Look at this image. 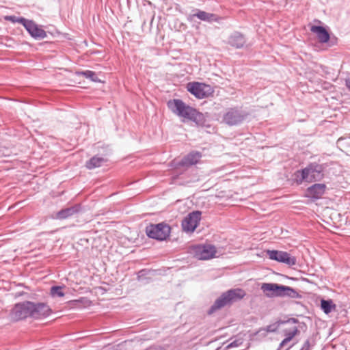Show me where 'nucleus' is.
<instances>
[{
    "mask_svg": "<svg viewBox=\"0 0 350 350\" xmlns=\"http://www.w3.org/2000/svg\"><path fill=\"white\" fill-rule=\"evenodd\" d=\"M282 263H284L288 267H293L297 264V258L286 252L284 256Z\"/></svg>",
    "mask_w": 350,
    "mask_h": 350,
    "instance_id": "393cba45",
    "label": "nucleus"
},
{
    "mask_svg": "<svg viewBox=\"0 0 350 350\" xmlns=\"http://www.w3.org/2000/svg\"><path fill=\"white\" fill-rule=\"evenodd\" d=\"M298 329L297 327H295L294 330L288 333L286 335V338L288 339V340L290 342L293 338V337L297 335V334L298 333Z\"/></svg>",
    "mask_w": 350,
    "mask_h": 350,
    "instance_id": "c756f323",
    "label": "nucleus"
},
{
    "mask_svg": "<svg viewBox=\"0 0 350 350\" xmlns=\"http://www.w3.org/2000/svg\"><path fill=\"white\" fill-rule=\"evenodd\" d=\"M107 161V158H103V157H99L98 155L96 154L86 161L85 167L88 170H93L94 168L100 167L104 163Z\"/></svg>",
    "mask_w": 350,
    "mask_h": 350,
    "instance_id": "6ab92c4d",
    "label": "nucleus"
},
{
    "mask_svg": "<svg viewBox=\"0 0 350 350\" xmlns=\"http://www.w3.org/2000/svg\"><path fill=\"white\" fill-rule=\"evenodd\" d=\"M64 286H53L51 288V295L53 297H62L64 296V293L63 292V288Z\"/></svg>",
    "mask_w": 350,
    "mask_h": 350,
    "instance_id": "bb28decb",
    "label": "nucleus"
},
{
    "mask_svg": "<svg viewBox=\"0 0 350 350\" xmlns=\"http://www.w3.org/2000/svg\"><path fill=\"white\" fill-rule=\"evenodd\" d=\"M292 346H290L288 348H286V350H288Z\"/></svg>",
    "mask_w": 350,
    "mask_h": 350,
    "instance_id": "4c0bfd02",
    "label": "nucleus"
},
{
    "mask_svg": "<svg viewBox=\"0 0 350 350\" xmlns=\"http://www.w3.org/2000/svg\"><path fill=\"white\" fill-rule=\"evenodd\" d=\"M264 295L267 297L299 298V293L293 288L276 283H264Z\"/></svg>",
    "mask_w": 350,
    "mask_h": 350,
    "instance_id": "f03ea898",
    "label": "nucleus"
},
{
    "mask_svg": "<svg viewBox=\"0 0 350 350\" xmlns=\"http://www.w3.org/2000/svg\"><path fill=\"white\" fill-rule=\"evenodd\" d=\"M148 273V271L146 269H142L137 273V280H141L143 277H144Z\"/></svg>",
    "mask_w": 350,
    "mask_h": 350,
    "instance_id": "7c9ffc66",
    "label": "nucleus"
},
{
    "mask_svg": "<svg viewBox=\"0 0 350 350\" xmlns=\"http://www.w3.org/2000/svg\"><path fill=\"white\" fill-rule=\"evenodd\" d=\"M167 106L169 109H196L195 107L186 105L180 99L170 100L167 103Z\"/></svg>",
    "mask_w": 350,
    "mask_h": 350,
    "instance_id": "aec40b11",
    "label": "nucleus"
},
{
    "mask_svg": "<svg viewBox=\"0 0 350 350\" xmlns=\"http://www.w3.org/2000/svg\"><path fill=\"white\" fill-rule=\"evenodd\" d=\"M302 175H303V170H297L295 173V180H296L297 183H301L304 181L308 182V178H303V176Z\"/></svg>",
    "mask_w": 350,
    "mask_h": 350,
    "instance_id": "cd10ccee",
    "label": "nucleus"
},
{
    "mask_svg": "<svg viewBox=\"0 0 350 350\" xmlns=\"http://www.w3.org/2000/svg\"><path fill=\"white\" fill-rule=\"evenodd\" d=\"M96 148L98 150V153L96 154L99 157H103V158H107L110 156L112 153V150L109 145L102 144L100 145L98 144Z\"/></svg>",
    "mask_w": 350,
    "mask_h": 350,
    "instance_id": "b1692460",
    "label": "nucleus"
},
{
    "mask_svg": "<svg viewBox=\"0 0 350 350\" xmlns=\"http://www.w3.org/2000/svg\"><path fill=\"white\" fill-rule=\"evenodd\" d=\"M310 31L316 36L320 43H327L330 39L328 31L322 26L311 25Z\"/></svg>",
    "mask_w": 350,
    "mask_h": 350,
    "instance_id": "f3484780",
    "label": "nucleus"
},
{
    "mask_svg": "<svg viewBox=\"0 0 350 350\" xmlns=\"http://www.w3.org/2000/svg\"><path fill=\"white\" fill-rule=\"evenodd\" d=\"M241 342L239 340H234L227 345L226 348L230 349L234 347H238Z\"/></svg>",
    "mask_w": 350,
    "mask_h": 350,
    "instance_id": "2f4dec72",
    "label": "nucleus"
},
{
    "mask_svg": "<svg viewBox=\"0 0 350 350\" xmlns=\"http://www.w3.org/2000/svg\"><path fill=\"white\" fill-rule=\"evenodd\" d=\"M79 301H80V300H74V301H72V303H77Z\"/></svg>",
    "mask_w": 350,
    "mask_h": 350,
    "instance_id": "c9c22d12",
    "label": "nucleus"
},
{
    "mask_svg": "<svg viewBox=\"0 0 350 350\" xmlns=\"http://www.w3.org/2000/svg\"><path fill=\"white\" fill-rule=\"evenodd\" d=\"M346 85L347 88L350 90V78L346 79Z\"/></svg>",
    "mask_w": 350,
    "mask_h": 350,
    "instance_id": "f704fd0d",
    "label": "nucleus"
},
{
    "mask_svg": "<svg viewBox=\"0 0 350 350\" xmlns=\"http://www.w3.org/2000/svg\"><path fill=\"white\" fill-rule=\"evenodd\" d=\"M321 308L326 314L330 313L332 310H335L336 306L332 299H321Z\"/></svg>",
    "mask_w": 350,
    "mask_h": 350,
    "instance_id": "5701e85b",
    "label": "nucleus"
},
{
    "mask_svg": "<svg viewBox=\"0 0 350 350\" xmlns=\"http://www.w3.org/2000/svg\"><path fill=\"white\" fill-rule=\"evenodd\" d=\"M32 306V319H33L38 320L47 318L53 312L52 309L46 303L33 301Z\"/></svg>",
    "mask_w": 350,
    "mask_h": 350,
    "instance_id": "f8f14e48",
    "label": "nucleus"
},
{
    "mask_svg": "<svg viewBox=\"0 0 350 350\" xmlns=\"http://www.w3.org/2000/svg\"><path fill=\"white\" fill-rule=\"evenodd\" d=\"M193 12V14H189L187 16V20L191 22L193 21L195 18H197L201 21L209 23L217 22L219 23L223 18L215 14L206 12L200 9H195Z\"/></svg>",
    "mask_w": 350,
    "mask_h": 350,
    "instance_id": "9b49d317",
    "label": "nucleus"
},
{
    "mask_svg": "<svg viewBox=\"0 0 350 350\" xmlns=\"http://www.w3.org/2000/svg\"><path fill=\"white\" fill-rule=\"evenodd\" d=\"M81 211V204H76L73 206L59 211L55 215V219L60 220L66 219L75 214L79 213Z\"/></svg>",
    "mask_w": 350,
    "mask_h": 350,
    "instance_id": "dca6fc26",
    "label": "nucleus"
},
{
    "mask_svg": "<svg viewBox=\"0 0 350 350\" xmlns=\"http://www.w3.org/2000/svg\"><path fill=\"white\" fill-rule=\"evenodd\" d=\"M191 253L198 260H208L215 256L216 250L211 245H196L191 247Z\"/></svg>",
    "mask_w": 350,
    "mask_h": 350,
    "instance_id": "6e6552de",
    "label": "nucleus"
},
{
    "mask_svg": "<svg viewBox=\"0 0 350 350\" xmlns=\"http://www.w3.org/2000/svg\"><path fill=\"white\" fill-rule=\"evenodd\" d=\"M292 321H293V322H297V319H292Z\"/></svg>",
    "mask_w": 350,
    "mask_h": 350,
    "instance_id": "e433bc0d",
    "label": "nucleus"
},
{
    "mask_svg": "<svg viewBox=\"0 0 350 350\" xmlns=\"http://www.w3.org/2000/svg\"><path fill=\"white\" fill-rule=\"evenodd\" d=\"M245 295L244 290L241 288H232L223 293L213 303L208 311V314L215 312L217 310L230 306L243 298Z\"/></svg>",
    "mask_w": 350,
    "mask_h": 350,
    "instance_id": "f257e3e1",
    "label": "nucleus"
},
{
    "mask_svg": "<svg viewBox=\"0 0 350 350\" xmlns=\"http://www.w3.org/2000/svg\"><path fill=\"white\" fill-rule=\"evenodd\" d=\"M202 154L199 151H191L185 156L179 162L178 165L182 167H190L196 164L202 158Z\"/></svg>",
    "mask_w": 350,
    "mask_h": 350,
    "instance_id": "2eb2a0df",
    "label": "nucleus"
},
{
    "mask_svg": "<svg viewBox=\"0 0 350 350\" xmlns=\"http://www.w3.org/2000/svg\"><path fill=\"white\" fill-rule=\"evenodd\" d=\"M24 28L29 36L36 40H40L47 37V33L33 20L27 19L24 24Z\"/></svg>",
    "mask_w": 350,
    "mask_h": 350,
    "instance_id": "1a4fd4ad",
    "label": "nucleus"
},
{
    "mask_svg": "<svg viewBox=\"0 0 350 350\" xmlns=\"http://www.w3.org/2000/svg\"><path fill=\"white\" fill-rule=\"evenodd\" d=\"M310 341L309 340H307L303 345L301 350H310Z\"/></svg>",
    "mask_w": 350,
    "mask_h": 350,
    "instance_id": "473e14b6",
    "label": "nucleus"
},
{
    "mask_svg": "<svg viewBox=\"0 0 350 350\" xmlns=\"http://www.w3.org/2000/svg\"><path fill=\"white\" fill-rule=\"evenodd\" d=\"M177 116L182 118V122H193L198 126H204L206 122L205 116L200 111H172Z\"/></svg>",
    "mask_w": 350,
    "mask_h": 350,
    "instance_id": "423d86ee",
    "label": "nucleus"
},
{
    "mask_svg": "<svg viewBox=\"0 0 350 350\" xmlns=\"http://www.w3.org/2000/svg\"><path fill=\"white\" fill-rule=\"evenodd\" d=\"M33 301H24L16 304L10 310V317L12 321L17 322L27 318H32Z\"/></svg>",
    "mask_w": 350,
    "mask_h": 350,
    "instance_id": "20e7f679",
    "label": "nucleus"
},
{
    "mask_svg": "<svg viewBox=\"0 0 350 350\" xmlns=\"http://www.w3.org/2000/svg\"><path fill=\"white\" fill-rule=\"evenodd\" d=\"M75 75L77 76H83L86 79H90L92 82L95 83H102L103 81L98 79L97 74L90 70H79L75 72Z\"/></svg>",
    "mask_w": 350,
    "mask_h": 350,
    "instance_id": "412c9836",
    "label": "nucleus"
},
{
    "mask_svg": "<svg viewBox=\"0 0 350 350\" xmlns=\"http://www.w3.org/2000/svg\"><path fill=\"white\" fill-rule=\"evenodd\" d=\"M326 188L324 183H315L306 189V196L312 200L320 199L325 193Z\"/></svg>",
    "mask_w": 350,
    "mask_h": 350,
    "instance_id": "4468645a",
    "label": "nucleus"
},
{
    "mask_svg": "<svg viewBox=\"0 0 350 350\" xmlns=\"http://www.w3.org/2000/svg\"><path fill=\"white\" fill-rule=\"evenodd\" d=\"M244 111H228L223 117V122L229 126L241 124L247 116Z\"/></svg>",
    "mask_w": 350,
    "mask_h": 350,
    "instance_id": "ddd939ff",
    "label": "nucleus"
},
{
    "mask_svg": "<svg viewBox=\"0 0 350 350\" xmlns=\"http://www.w3.org/2000/svg\"><path fill=\"white\" fill-rule=\"evenodd\" d=\"M145 232L148 237L157 241H165L170 235L171 227L165 222L159 224H150L145 229Z\"/></svg>",
    "mask_w": 350,
    "mask_h": 350,
    "instance_id": "7ed1b4c3",
    "label": "nucleus"
},
{
    "mask_svg": "<svg viewBox=\"0 0 350 350\" xmlns=\"http://www.w3.org/2000/svg\"><path fill=\"white\" fill-rule=\"evenodd\" d=\"M303 178H308V182H316L321 180L323 176V167L322 165L312 163L303 169Z\"/></svg>",
    "mask_w": 350,
    "mask_h": 350,
    "instance_id": "0eeeda50",
    "label": "nucleus"
},
{
    "mask_svg": "<svg viewBox=\"0 0 350 350\" xmlns=\"http://www.w3.org/2000/svg\"><path fill=\"white\" fill-rule=\"evenodd\" d=\"M187 90L199 99L207 98L214 92L213 88L211 85L198 81L188 83Z\"/></svg>",
    "mask_w": 350,
    "mask_h": 350,
    "instance_id": "39448f33",
    "label": "nucleus"
},
{
    "mask_svg": "<svg viewBox=\"0 0 350 350\" xmlns=\"http://www.w3.org/2000/svg\"><path fill=\"white\" fill-rule=\"evenodd\" d=\"M202 213L195 211L189 213L182 221V228L185 232H193L198 227L201 219Z\"/></svg>",
    "mask_w": 350,
    "mask_h": 350,
    "instance_id": "9d476101",
    "label": "nucleus"
},
{
    "mask_svg": "<svg viewBox=\"0 0 350 350\" xmlns=\"http://www.w3.org/2000/svg\"><path fill=\"white\" fill-rule=\"evenodd\" d=\"M5 19L7 21H10L12 23H19V24H21L23 26H24V24L26 22V20L27 18H25V17H23V16H16L14 15H10V16H6L5 17Z\"/></svg>",
    "mask_w": 350,
    "mask_h": 350,
    "instance_id": "a878e982",
    "label": "nucleus"
},
{
    "mask_svg": "<svg viewBox=\"0 0 350 350\" xmlns=\"http://www.w3.org/2000/svg\"><path fill=\"white\" fill-rule=\"evenodd\" d=\"M289 341L286 338L280 342L279 348L283 347L286 345Z\"/></svg>",
    "mask_w": 350,
    "mask_h": 350,
    "instance_id": "72a5a7b5",
    "label": "nucleus"
},
{
    "mask_svg": "<svg viewBox=\"0 0 350 350\" xmlns=\"http://www.w3.org/2000/svg\"><path fill=\"white\" fill-rule=\"evenodd\" d=\"M269 258L272 260H275L277 262H281L283 260L284 256L285 255V251H279V250H267L265 251Z\"/></svg>",
    "mask_w": 350,
    "mask_h": 350,
    "instance_id": "4be33fe9",
    "label": "nucleus"
},
{
    "mask_svg": "<svg viewBox=\"0 0 350 350\" xmlns=\"http://www.w3.org/2000/svg\"><path fill=\"white\" fill-rule=\"evenodd\" d=\"M283 323L282 321H277L271 325H269L267 327L266 331L268 332H275L280 327V324Z\"/></svg>",
    "mask_w": 350,
    "mask_h": 350,
    "instance_id": "c85d7f7f",
    "label": "nucleus"
},
{
    "mask_svg": "<svg viewBox=\"0 0 350 350\" xmlns=\"http://www.w3.org/2000/svg\"><path fill=\"white\" fill-rule=\"evenodd\" d=\"M246 42V39L243 34L239 31H234L228 38V43L237 49L243 48Z\"/></svg>",
    "mask_w": 350,
    "mask_h": 350,
    "instance_id": "a211bd4d",
    "label": "nucleus"
}]
</instances>
